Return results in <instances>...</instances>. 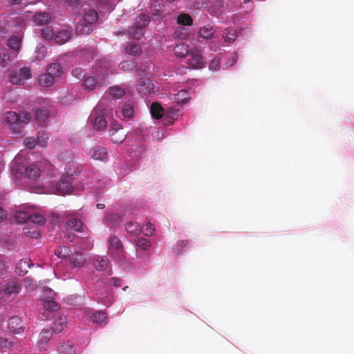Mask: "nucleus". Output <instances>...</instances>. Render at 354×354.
<instances>
[{"mask_svg":"<svg viewBox=\"0 0 354 354\" xmlns=\"http://www.w3.org/2000/svg\"><path fill=\"white\" fill-rule=\"evenodd\" d=\"M189 55L188 65L192 68H201L204 65L203 57L201 53L197 50H192Z\"/></svg>","mask_w":354,"mask_h":354,"instance_id":"9","label":"nucleus"},{"mask_svg":"<svg viewBox=\"0 0 354 354\" xmlns=\"http://www.w3.org/2000/svg\"><path fill=\"white\" fill-rule=\"evenodd\" d=\"M222 37L225 42L233 43L236 40V33L234 30H225Z\"/></svg>","mask_w":354,"mask_h":354,"instance_id":"36","label":"nucleus"},{"mask_svg":"<svg viewBox=\"0 0 354 354\" xmlns=\"http://www.w3.org/2000/svg\"><path fill=\"white\" fill-rule=\"evenodd\" d=\"M108 252L111 257L119 263H123L126 259L123 244L115 236L111 235L108 239Z\"/></svg>","mask_w":354,"mask_h":354,"instance_id":"3","label":"nucleus"},{"mask_svg":"<svg viewBox=\"0 0 354 354\" xmlns=\"http://www.w3.org/2000/svg\"><path fill=\"white\" fill-rule=\"evenodd\" d=\"M125 51L130 55H139L141 54L142 49L138 43H131L125 47Z\"/></svg>","mask_w":354,"mask_h":354,"instance_id":"29","label":"nucleus"},{"mask_svg":"<svg viewBox=\"0 0 354 354\" xmlns=\"http://www.w3.org/2000/svg\"><path fill=\"white\" fill-rule=\"evenodd\" d=\"M90 155L93 159L101 161L106 160L108 157L106 149L104 147L100 146L92 148L90 151Z\"/></svg>","mask_w":354,"mask_h":354,"instance_id":"13","label":"nucleus"},{"mask_svg":"<svg viewBox=\"0 0 354 354\" xmlns=\"http://www.w3.org/2000/svg\"><path fill=\"white\" fill-rule=\"evenodd\" d=\"M177 244L180 246H186L188 244V242L187 241H180Z\"/></svg>","mask_w":354,"mask_h":354,"instance_id":"64","label":"nucleus"},{"mask_svg":"<svg viewBox=\"0 0 354 354\" xmlns=\"http://www.w3.org/2000/svg\"><path fill=\"white\" fill-rule=\"evenodd\" d=\"M119 66L124 71H132L136 68L134 64L131 61H124L120 64Z\"/></svg>","mask_w":354,"mask_h":354,"instance_id":"45","label":"nucleus"},{"mask_svg":"<svg viewBox=\"0 0 354 354\" xmlns=\"http://www.w3.org/2000/svg\"><path fill=\"white\" fill-rule=\"evenodd\" d=\"M30 268V265L28 263L27 260L26 259H21L18 263L16 270H19L18 273L19 275H24L26 273L28 272V268Z\"/></svg>","mask_w":354,"mask_h":354,"instance_id":"37","label":"nucleus"},{"mask_svg":"<svg viewBox=\"0 0 354 354\" xmlns=\"http://www.w3.org/2000/svg\"><path fill=\"white\" fill-rule=\"evenodd\" d=\"M180 31L182 32V33L183 34V35L180 36V38L185 39L188 35L187 29L185 28H180L179 30L176 31V34H178V32Z\"/></svg>","mask_w":354,"mask_h":354,"instance_id":"60","label":"nucleus"},{"mask_svg":"<svg viewBox=\"0 0 354 354\" xmlns=\"http://www.w3.org/2000/svg\"><path fill=\"white\" fill-rule=\"evenodd\" d=\"M24 233L26 236L32 239H37L40 236L39 232L37 230H28L26 231Z\"/></svg>","mask_w":354,"mask_h":354,"instance_id":"54","label":"nucleus"},{"mask_svg":"<svg viewBox=\"0 0 354 354\" xmlns=\"http://www.w3.org/2000/svg\"><path fill=\"white\" fill-rule=\"evenodd\" d=\"M53 329L50 327L44 328L39 333L37 344L40 348H43L44 346L52 337Z\"/></svg>","mask_w":354,"mask_h":354,"instance_id":"12","label":"nucleus"},{"mask_svg":"<svg viewBox=\"0 0 354 354\" xmlns=\"http://www.w3.org/2000/svg\"><path fill=\"white\" fill-rule=\"evenodd\" d=\"M163 108L157 102L151 106V113L153 118L160 119L163 115Z\"/></svg>","mask_w":354,"mask_h":354,"instance_id":"33","label":"nucleus"},{"mask_svg":"<svg viewBox=\"0 0 354 354\" xmlns=\"http://www.w3.org/2000/svg\"><path fill=\"white\" fill-rule=\"evenodd\" d=\"M47 72L53 77L56 78L61 76L62 74V69L59 63L54 62L48 66Z\"/></svg>","mask_w":354,"mask_h":354,"instance_id":"26","label":"nucleus"},{"mask_svg":"<svg viewBox=\"0 0 354 354\" xmlns=\"http://www.w3.org/2000/svg\"><path fill=\"white\" fill-rule=\"evenodd\" d=\"M70 262L74 267L80 268L86 262V259L80 252H75L70 257Z\"/></svg>","mask_w":354,"mask_h":354,"instance_id":"21","label":"nucleus"},{"mask_svg":"<svg viewBox=\"0 0 354 354\" xmlns=\"http://www.w3.org/2000/svg\"><path fill=\"white\" fill-rule=\"evenodd\" d=\"M45 221L44 216L40 214H30L29 223L41 225L44 224Z\"/></svg>","mask_w":354,"mask_h":354,"instance_id":"40","label":"nucleus"},{"mask_svg":"<svg viewBox=\"0 0 354 354\" xmlns=\"http://www.w3.org/2000/svg\"><path fill=\"white\" fill-rule=\"evenodd\" d=\"M43 308V317L46 319H50V317H53V313L59 308V306L55 301L50 299L44 301Z\"/></svg>","mask_w":354,"mask_h":354,"instance_id":"10","label":"nucleus"},{"mask_svg":"<svg viewBox=\"0 0 354 354\" xmlns=\"http://www.w3.org/2000/svg\"><path fill=\"white\" fill-rule=\"evenodd\" d=\"M48 137L44 132H39L37 136V143L40 146H44L47 142Z\"/></svg>","mask_w":354,"mask_h":354,"instance_id":"51","label":"nucleus"},{"mask_svg":"<svg viewBox=\"0 0 354 354\" xmlns=\"http://www.w3.org/2000/svg\"><path fill=\"white\" fill-rule=\"evenodd\" d=\"M126 230L129 234L136 235L140 231V228L137 223L130 221L126 225Z\"/></svg>","mask_w":354,"mask_h":354,"instance_id":"42","label":"nucleus"},{"mask_svg":"<svg viewBox=\"0 0 354 354\" xmlns=\"http://www.w3.org/2000/svg\"><path fill=\"white\" fill-rule=\"evenodd\" d=\"M41 36L46 40H50L54 37V31L50 26H44L40 30Z\"/></svg>","mask_w":354,"mask_h":354,"instance_id":"38","label":"nucleus"},{"mask_svg":"<svg viewBox=\"0 0 354 354\" xmlns=\"http://www.w3.org/2000/svg\"><path fill=\"white\" fill-rule=\"evenodd\" d=\"M10 61V55L6 49H0V66H5Z\"/></svg>","mask_w":354,"mask_h":354,"instance_id":"44","label":"nucleus"},{"mask_svg":"<svg viewBox=\"0 0 354 354\" xmlns=\"http://www.w3.org/2000/svg\"><path fill=\"white\" fill-rule=\"evenodd\" d=\"M109 93L113 97L120 99L124 95L125 91L123 88L118 86H115L109 88Z\"/></svg>","mask_w":354,"mask_h":354,"instance_id":"41","label":"nucleus"},{"mask_svg":"<svg viewBox=\"0 0 354 354\" xmlns=\"http://www.w3.org/2000/svg\"><path fill=\"white\" fill-rule=\"evenodd\" d=\"M67 319L64 315L59 316L55 320L52 326H50L54 333H60L66 326Z\"/></svg>","mask_w":354,"mask_h":354,"instance_id":"18","label":"nucleus"},{"mask_svg":"<svg viewBox=\"0 0 354 354\" xmlns=\"http://www.w3.org/2000/svg\"><path fill=\"white\" fill-rule=\"evenodd\" d=\"M72 75L79 80H83L86 77V71L82 68H75L71 72Z\"/></svg>","mask_w":354,"mask_h":354,"instance_id":"46","label":"nucleus"},{"mask_svg":"<svg viewBox=\"0 0 354 354\" xmlns=\"http://www.w3.org/2000/svg\"><path fill=\"white\" fill-rule=\"evenodd\" d=\"M31 115L28 112L22 111L17 113L8 111L6 115V121L10 124V128L14 133L19 134L22 132L24 125L28 123Z\"/></svg>","mask_w":354,"mask_h":354,"instance_id":"2","label":"nucleus"},{"mask_svg":"<svg viewBox=\"0 0 354 354\" xmlns=\"http://www.w3.org/2000/svg\"><path fill=\"white\" fill-rule=\"evenodd\" d=\"M71 37V34L68 31L62 30L57 32L54 35V39L57 44H63L68 41Z\"/></svg>","mask_w":354,"mask_h":354,"instance_id":"23","label":"nucleus"},{"mask_svg":"<svg viewBox=\"0 0 354 354\" xmlns=\"http://www.w3.org/2000/svg\"><path fill=\"white\" fill-rule=\"evenodd\" d=\"M19 77L23 81L31 77V71L28 67H23L19 74Z\"/></svg>","mask_w":354,"mask_h":354,"instance_id":"47","label":"nucleus"},{"mask_svg":"<svg viewBox=\"0 0 354 354\" xmlns=\"http://www.w3.org/2000/svg\"><path fill=\"white\" fill-rule=\"evenodd\" d=\"M134 241L137 247V252L139 250H148L151 246V242L145 238L136 237Z\"/></svg>","mask_w":354,"mask_h":354,"instance_id":"24","label":"nucleus"},{"mask_svg":"<svg viewBox=\"0 0 354 354\" xmlns=\"http://www.w3.org/2000/svg\"><path fill=\"white\" fill-rule=\"evenodd\" d=\"M70 250L68 247H59L55 250V254L59 258H64L68 254Z\"/></svg>","mask_w":354,"mask_h":354,"instance_id":"48","label":"nucleus"},{"mask_svg":"<svg viewBox=\"0 0 354 354\" xmlns=\"http://www.w3.org/2000/svg\"><path fill=\"white\" fill-rule=\"evenodd\" d=\"M59 354H75V349L73 345L68 342H64L58 347Z\"/></svg>","mask_w":354,"mask_h":354,"instance_id":"31","label":"nucleus"},{"mask_svg":"<svg viewBox=\"0 0 354 354\" xmlns=\"http://www.w3.org/2000/svg\"><path fill=\"white\" fill-rule=\"evenodd\" d=\"M24 283L26 286H31L33 288L35 286V283H33V281L31 279L28 277H26L24 279Z\"/></svg>","mask_w":354,"mask_h":354,"instance_id":"61","label":"nucleus"},{"mask_svg":"<svg viewBox=\"0 0 354 354\" xmlns=\"http://www.w3.org/2000/svg\"><path fill=\"white\" fill-rule=\"evenodd\" d=\"M110 136L113 142L122 143L126 138V131L119 124H113L110 129Z\"/></svg>","mask_w":354,"mask_h":354,"instance_id":"7","label":"nucleus"},{"mask_svg":"<svg viewBox=\"0 0 354 354\" xmlns=\"http://www.w3.org/2000/svg\"><path fill=\"white\" fill-rule=\"evenodd\" d=\"M149 22V16L145 14L140 15L136 19L135 26L129 28V35L136 39H140L144 34V28Z\"/></svg>","mask_w":354,"mask_h":354,"instance_id":"4","label":"nucleus"},{"mask_svg":"<svg viewBox=\"0 0 354 354\" xmlns=\"http://www.w3.org/2000/svg\"><path fill=\"white\" fill-rule=\"evenodd\" d=\"M97 13L94 10H89L84 15V22L92 25L97 20Z\"/></svg>","mask_w":354,"mask_h":354,"instance_id":"30","label":"nucleus"},{"mask_svg":"<svg viewBox=\"0 0 354 354\" xmlns=\"http://www.w3.org/2000/svg\"><path fill=\"white\" fill-rule=\"evenodd\" d=\"M73 176L71 175H65L59 179L56 184L55 194L59 195H65L70 194L73 189L72 185Z\"/></svg>","mask_w":354,"mask_h":354,"instance_id":"5","label":"nucleus"},{"mask_svg":"<svg viewBox=\"0 0 354 354\" xmlns=\"http://www.w3.org/2000/svg\"><path fill=\"white\" fill-rule=\"evenodd\" d=\"M174 54L178 57H185L189 54V46L184 43L176 44L174 48Z\"/></svg>","mask_w":354,"mask_h":354,"instance_id":"19","label":"nucleus"},{"mask_svg":"<svg viewBox=\"0 0 354 354\" xmlns=\"http://www.w3.org/2000/svg\"><path fill=\"white\" fill-rule=\"evenodd\" d=\"M21 38L17 36H12L8 40L7 45L12 50L14 57H17L21 47Z\"/></svg>","mask_w":354,"mask_h":354,"instance_id":"15","label":"nucleus"},{"mask_svg":"<svg viewBox=\"0 0 354 354\" xmlns=\"http://www.w3.org/2000/svg\"><path fill=\"white\" fill-rule=\"evenodd\" d=\"M121 113L124 118H130L133 115L134 110L131 104H126L122 106Z\"/></svg>","mask_w":354,"mask_h":354,"instance_id":"43","label":"nucleus"},{"mask_svg":"<svg viewBox=\"0 0 354 354\" xmlns=\"http://www.w3.org/2000/svg\"><path fill=\"white\" fill-rule=\"evenodd\" d=\"M177 22L183 26H191L193 23V20L189 14L183 13L178 17Z\"/></svg>","mask_w":354,"mask_h":354,"instance_id":"35","label":"nucleus"},{"mask_svg":"<svg viewBox=\"0 0 354 354\" xmlns=\"http://www.w3.org/2000/svg\"><path fill=\"white\" fill-rule=\"evenodd\" d=\"M214 31L212 27L210 26H203L201 28L198 30L199 37L206 39H210L214 38Z\"/></svg>","mask_w":354,"mask_h":354,"instance_id":"28","label":"nucleus"},{"mask_svg":"<svg viewBox=\"0 0 354 354\" xmlns=\"http://www.w3.org/2000/svg\"><path fill=\"white\" fill-rule=\"evenodd\" d=\"M97 66L99 68L95 70L97 77L88 76L83 79L82 85L88 90H93L97 85H105L107 83L106 79L109 75V70L106 67L105 62L103 61L99 62Z\"/></svg>","mask_w":354,"mask_h":354,"instance_id":"1","label":"nucleus"},{"mask_svg":"<svg viewBox=\"0 0 354 354\" xmlns=\"http://www.w3.org/2000/svg\"><path fill=\"white\" fill-rule=\"evenodd\" d=\"M36 140L34 138H27L24 140L25 145L29 149H33L36 145Z\"/></svg>","mask_w":354,"mask_h":354,"instance_id":"53","label":"nucleus"},{"mask_svg":"<svg viewBox=\"0 0 354 354\" xmlns=\"http://www.w3.org/2000/svg\"><path fill=\"white\" fill-rule=\"evenodd\" d=\"M29 218L30 214L24 211H18L15 215V221L17 223H29Z\"/></svg>","mask_w":354,"mask_h":354,"instance_id":"34","label":"nucleus"},{"mask_svg":"<svg viewBox=\"0 0 354 354\" xmlns=\"http://www.w3.org/2000/svg\"><path fill=\"white\" fill-rule=\"evenodd\" d=\"M209 47L211 50L216 52L219 48V45L218 42L212 41L209 42Z\"/></svg>","mask_w":354,"mask_h":354,"instance_id":"59","label":"nucleus"},{"mask_svg":"<svg viewBox=\"0 0 354 354\" xmlns=\"http://www.w3.org/2000/svg\"><path fill=\"white\" fill-rule=\"evenodd\" d=\"M49 113L46 110L38 109L35 113V120L39 126L44 124L45 122L48 120Z\"/></svg>","mask_w":354,"mask_h":354,"instance_id":"27","label":"nucleus"},{"mask_svg":"<svg viewBox=\"0 0 354 354\" xmlns=\"http://www.w3.org/2000/svg\"><path fill=\"white\" fill-rule=\"evenodd\" d=\"M153 84H151L149 79L140 78L138 80V90L140 93L147 95L153 90Z\"/></svg>","mask_w":354,"mask_h":354,"instance_id":"16","label":"nucleus"},{"mask_svg":"<svg viewBox=\"0 0 354 354\" xmlns=\"http://www.w3.org/2000/svg\"><path fill=\"white\" fill-rule=\"evenodd\" d=\"M84 21L79 24L77 27V28L79 30L80 33L88 35L92 31V28L91 27V25L86 23V24H84Z\"/></svg>","mask_w":354,"mask_h":354,"instance_id":"49","label":"nucleus"},{"mask_svg":"<svg viewBox=\"0 0 354 354\" xmlns=\"http://www.w3.org/2000/svg\"><path fill=\"white\" fill-rule=\"evenodd\" d=\"M8 328L12 334H20L25 330V322L17 315L12 316L8 321Z\"/></svg>","mask_w":354,"mask_h":354,"instance_id":"6","label":"nucleus"},{"mask_svg":"<svg viewBox=\"0 0 354 354\" xmlns=\"http://www.w3.org/2000/svg\"><path fill=\"white\" fill-rule=\"evenodd\" d=\"M140 230L146 235V236H151L154 232V228L152 227L151 223L146 224Z\"/></svg>","mask_w":354,"mask_h":354,"instance_id":"50","label":"nucleus"},{"mask_svg":"<svg viewBox=\"0 0 354 354\" xmlns=\"http://www.w3.org/2000/svg\"><path fill=\"white\" fill-rule=\"evenodd\" d=\"M55 295V292L48 288H46L43 290V296L48 297V298L53 299Z\"/></svg>","mask_w":354,"mask_h":354,"instance_id":"56","label":"nucleus"},{"mask_svg":"<svg viewBox=\"0 0 354 354\" xmlns=\"http://www.w3.org/2000/svg\"><path fill=\"white\" fill-rule=\"evenodd\" d=\"M109 281L113 286L115 287H120L122 286V280L119 278L112 277L109 279Z\"/></svg>","mask_w":354,"mask_h":354,"instance_id":"57","label":"nucleus"},{"mask_svg":"<svg viewBox=\"0 0 354 354\" xmlns=\"http://www.w3.org/2000/svg\"><path fill=\"white\" fill-rule=\"evenodd\" d=\"M88 317L93 323L98 324H106L107 315L104 311H95L88 314Z\"/></svg>","mask_w":354,"mask_h":354,"instance_id":"14","label":"nucleus"},{"mask_svg":"<svg viewBox=\"0 0 354 354\" xmlns=\"http://www.w3.org/2000/svg\"><path fill=\"white\" fill-rule=\"evenodd\" d=\"M6 212L1 207H0V222L6 218Z\"/></svg>","mask_w":354,"mask_h":354,"instance_id":"62","label":"nucleus"},{"mask_svg":"<svg viewBox=\"0 0 354 354\" xmlns=\"http://www.w3.org/2000/svg\"><path fill=\"white\" fill-rule=\"evenodd\" d=\"M89 118L92 121L93 127L97 131L103 129L106 126V120L104 117L97 115L96 112H92Z\"/></svg>","mask_w":354,"mask_h":354,"instance_id":"11","label":"nucleus"},{"mask_svg":"<svg viewBox=\"0 0 354 354\" xmlns=\"http://www.w3.org/2000/svg\"><path fill=\"white\" fill-rule=\"evenodd\" d=\"M50 19L49 15L46 12L37 13L33 17L34 21L40 26L46 24L50 21Z\"/></svg>","mask_w":354,"mask_h":354,"instance_id":"32","label":"nucleus"},{"mask_svg":"<svg viewBox=\"0 0 354 354\" xmlns=\"http://www.w3.org/2000/svg\"><path fill=\"white\" fill-rule=\"evenodd\" d=\"M175 99L178 102L187 103L189 101V95L186 90L182 89L175 95Z\"/></svg>","mask_w":354,"mask_h":354,"instance_id":"39","label":"nucleus"},{"mask_svg":"<svg viewBox=\"0 0 354 354\" xmlns=\"http://www.w3.org/2000/svg\"><path fill=\"white\" fill-rule=\"evenodd\" d=\"M109 265V261L106 257H98L93 261V266L97 270H106Z\"/></svg>","mask_w":354,"mask_h":354,"instance_id":"17","label":"nucleus"},{"mask_svg":"<svg viewBox=\"0 0 354 354\" xmlns=\"http://www.w3.org/2000/svg\"><path fill=\"white\" fill-rule=\"evenodd\" d=\"M66 227L76 232H81L83 228V223L80 219L71 218L66 222Z\"/></svg>","mask_w":354,"mask_h":354,"instance_id":"25","label":"nucleus"},{"mask_svg":"<svg viewBox=\"0 0 354 354\" xmlns=\"http://www.w3.org/2000/svg\"><path fill=\"white\" fill-rule=\"evenodd\" d=\"M40 174V169L35 164H31L26 168V175L30 179H37L39 177Z\"/></svg>","mask_w":354,"mask_h":354,"instance_id":"20","label":"nucleus"},{"mask_svg":"<svg viewBox=\"0 0 354 354\" xmlns=\"http://www.w3.org/2000/svg\"><path fill=\"white\" fill-rule=\"evenodd\" d=\"M21 78L19 77H17V73H12L10 75V82L14 84H20L21 82Z\"/></svg>","mask_w":354,"mask_h":354,"instance_id":"55","label":"nucleus"},{"mask_svg":"<svg viewBox=\"0 0 354 354\" xmlns=\"http://www.w3.org/2000/svg\"><path fill=\"white\" fill-rule=\"evenodd\" d=\"M8 345V342L5 338H0V347L5 348Z\"/></svg>","mask_w":354,"mask_h":354,"instance_id":"63","label":"nucleus"},{"mask_svg":"<svg viewBox=\"0 0 354 354\" xmlns=\"http://www.w3.org/2000/svg\"><path fill=\"white\" fill-rule=\"evenodd\" d=\"M219 66V60L216 59H214L211 64H209V68L212 70H217Z\"/></svg>","mask_w":354,"mask_h":354,"instance_id":"58","label":"nucleus"},{"mask_svg":"<svg viewBox=\"0 0 354 354\" xmlns=\"http://www.w3.org/2000/svg\"><path fill=\"white\" fill-rule=\"evenodd\" d=\"M55 79V77L47 72L39 76L38 82L41 86L48 87L53 84Z\"/></svg>","mask_w":354,"mask_h":354,"instance_id":"22","label":"nucleus"},{"mask_svg":"<svg viewBox=\"0 0 354 354\" xmlns=\"http://www.w3.org/2000/svg\"><path fill=\"white\" fill-rule=\"evenodd\" d=\"M19 287L15 281L6 283L5 287L0 289V299H9L12 296H16L19 292Z\"/></svg>","mask_w":354,"mask_h":354,"instance_id":"8","label":"nucleus"},{"mask_svg":"<svg viewBox=\"0 0 354 354\" xmlns=\"http://www.w3.org/2000/svg\"><path fill=\"white\" fill-rule=\"evenodd\" d=\"M46 53V48L44 46L39 47L37 51V55L35 59L38 61L41 60L44 58Z\"/></svg>","mask_w":354,"mask_h":354,"instance_id":"52","label":"nucleus"}]
</instances>
